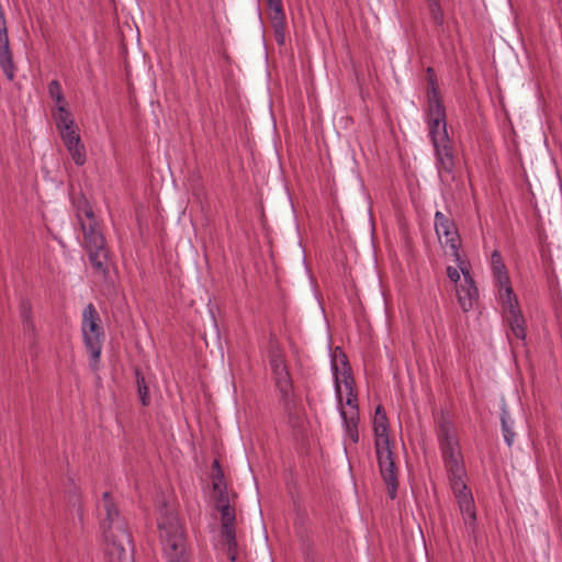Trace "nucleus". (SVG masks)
Instances as JSON below:
<instances>
[{"label": "nucleus", "mask_w": 562, "mask_h": 562, "mask_svg": "<svg viewBox=\"0 0 562 562\" xmlns=\"http://www.w3.org/2000/svg\"><path fill=\"white\" fill-rule=\"evenodd\" d=\"M80 228L83 235V247L88 252L93 270L106 279L109 276L110 250L99 223H82Z\"/></svg>", "instance_id": "7ed1b4c3"}, {"label": "nucleus", "mask_w": 562, "mask_h": 562, "mask_svg": "<svg viewBox=\"0 0 562 562\" xmlns=\"http://www.w3.org/2000/svg\"><path fill=\"white\" fill-rule=\"evenodd\" d=\"M429 13L436 25L441 26L443 24V12L441 10L439 0H428Z\"/></svg>", "instance_id": "bb28decb"}, {"label": "nucleus", "mask_w": 562, "mask_h": 562, "mask_svg": "<svg viewBox=\"0 0 562 562\" xmlns=\"http://www.w3.org/2000/svg\"><path fill=\"white\" fill-rule=\"evenodd\" d=\"M437 168L440 176L442 173L451 175L454 168V158L449 140L435 145Z\"/></svg>", "instance_id": "dca6fc26"}, {"label": "nucleus", "mask_w": 562, "mask_h": 562, "mask_svg": "<svg viewBox=\"0 0 562 562\" xmlns=\"http://www.w3.org/2000/svg\"><path fill=\"white\" fill-rule=\"evenodd\" d=\"M164 552L169 562H189L184 529H162Z\"/></svg>", "instance_id": "9d476101"}, {"label": "nucleus", "mask_w": 562, "mask_h": 562, "mask_svg": "<svg viewBox=\"0 0 562 562\" xmlns=\"http://www.w3.org/2000/svg\"><path fill=\"white\" fill-rule=\"evenodd\" d=\"M429 136L432 145L449 140L446 126V110L441 101L432 100L428 105Z\"/></svg>", "instance_id": "f8f14e48"}, {"label": "nucleus", "mask_w": 562, "mask_h": 562, "mask_svg": "<svg viewBox=\"0 0 562 562\" xmlns=\"http://www.w3.org/2000/svg\"><path fill=\"white\" fill-rule=\"evenodd\" d=\"M460 268H454V267H451V266H448L447 267V276L448 278L453 282V283H458V281L460 280V272H459Z\"/></svg>", "instance_id": "7c9ffc66"}, {"label": "nucleus", "mask_w": 562, "mask_h": 562, "mask_svg": "<svg viewBox=\"0 0 562 562\" xmlns=\"http://www.w3.org/2000/svg\"><path fill=\"white\" fill-rule=\"evenodd\" d=\"M340 416L344 420L345 431L347 438L352 442L357 443L359 440L358 423L359 416L355 415V412H345V408H339Z\"/></svg>", "instance_id": "aec40b11"}, {"label": "nucleus", "mask_w": 562, "mask_h": 562, "mask_svg": "<svg viewBox=\"0 0 562 562\" xmlns=\"http://www.w3.org/2000/svg\"><path fill=\"white\" fill-rule=\"evenodd\" d=\"M378 464L381 476L386 485L387 495L394 499L397 493L398 481L393 453L390 445L383 447H375Z\"/></svg>", "instance_id": "9b49d317"}, {"label": "nucleus", "mask_w": 562, "mask_h": 562, "mask_svg": "<svg viewBox=\"0 0 562 562\" xmlns=\"http://www.w3.org/2000/svg\"><path fill=\"white\" fill-rule=\"evenodd\" d=\"M57 110L58 112L55 115V120L58 131L75 128L77 126L72 114L66 109V104L57 106Z\"/></svg>", "instance_id": "4be33fe9"}, {"label": "nucleus", "mask_w": 562, "mask_h": 562, "mask_svg": "<svg viewBox=\"0 0 562 562\" xmlns=\"http://www.w3.org/2000/svg\"><path fill=\"white\" fill-rule=\"evenodd\" d=\"M435 231L440 244L450 249L454 261L463 260L460 255L461 238L452 218L437 211L435 214Z\"/></svg>", "instance_id": "6e6552de"}, {"label": "nucleus", "mask_w": 562, "mask_h": 562, "mask_svg": "<svg viewBox=\"0 0 562 562\" xmlns=\"http://www.w3.org/2000/svg\"><path fill=\"white\" fill-rule=\"evenodd\" d=\"M373 430L375 436V447H383L390 445L389 439V422L386 414L381 405L375 408L373 419Z\"/></svg>", "instance_id": "f3484780"}, {"label": "nucleus", "mask_w": 562, "mask_h": 562, "mask_svg": "<svg viewBox=\"0 0 562 562\" xmlns=\"http://www.w3.org/2000/svg\"><path fill=\"white\" fill-rule=\"evenodd\" d=\"M82 335L86 349L90 353V367L92 371H97L104 330L101 326L100 315L92 303L88 304L82 313Z\"/></svg>", "instance_id": "20e7f679"}, {"label": "nucleus", "mask_w": 562, "mask_h": 562, "mask_svg": "<svg viewBox=\"0 0 562 562\" xmlns=\"http://www.w3.org/2000/svg\"><path fill=\"white\" fill-rule=\"evenodd\" d=\"M268 362L272 380L279 394V402L288 415L295 412L293 381L285 356L276 340L269 344Z\"/></svg>", "instance_id": "f03ea898"}, {"label": "nucleus", "mask_w": 562, "mask_h": 562, "mask_svg": "<svg viewBox=\"0 0 562 562\" xmlns=\"http://www.w3.org/2000/svg\"><path fill=\"white\" fill-rule=\"evenodd\" d=\"M346 405L348 406L345 412H355V415L359 416L358 397L356 392L347 393Z\"/></svg>", "instance_id": "c756f323"}, {"label": "nucleus", "mask_w": 562, "mask_h": 562, "mask_svg": "<svg viewBox=\"0 0 562 562\" xmlns=\"http://www.w3.org/2000/svg\"><path fill=\"white\" fill-rule=\"evenodd\" d=\"M437 436L445 465L449 473L452 493L457 499L464 524L471 526L476 521V509L472 492L464 483L465 469L457 431L452 423L441 417Z\"/></svg>", "instance_id": "f257e3e1"}, {"label": "nucleus", "mask_w": 562, "mask_h": 562, "mask_svg": "<svg viewBox=\"0 0 562 562\" xmlns=\"http://www.w3.org/2000/svg\"><path fill=\"white\" fill-rule=\"evenodd\" d=\"M157 527L158 528L166 527V524L165 522H159Z\"/></svg>", "instance_id": "2f4dec72"}, {"label": "nucleus", "mask_w": 562, "mask_h": 562, "mask_svg": "<svg viewBox=\"0 0 562 562\" xmlns=\"http://www.w3.org/2000/svg\"><path fill=\"white\" fill-rule=\"evenodd\" d=\"M63 142L68 149L74 162L82 166L86 162V149L78 133V126L59 131Z\"/></svg>", "instance_id": "4468645a"}, {"label": "nucleus", "mask_w": 562, "mask_h": 562, "mask_svg": "<svg viewBox=\"0 0 562 562\" xmlns=\"http://www.w3.org/2000/svg\"><path fill=\"white\" fill-rule=\"evenodd\" d=\"M331 368H333L334 376H335V391H336V395L338 398V405H339V408H341V407H344V405H342V398H341L340 384L344 383V386H345L347 393H353L355 392V379L352 376L351 368L348 363L347 356L338 347L335 348V350L333 352Z\"/></svg>", "instance_id": "1a4fd4ad"}, {"label": "nucleus", "mask_w": 562, "mask_h": 562, "mask_svg": "<svg viewBox=\"0 0 562 562\" xmlns=\"http://www.w3.org/2000/svg\"><path fill=\"white\" fill-rule=\"evenodd\" d=\"M104 540L110 562H131L133 537L130 529H105Z\"/></svg>", "instance_id": "0eeeda50"}, {"label": "nucleus", "mask_w": 562, "mask_h": 562, "mask_svg": "<svg viewBox=\"0 0 562 562\" xmlns=\"http://www.w3.org/2000/svg\"><path fill=\"white\" fill-rule=\"evenodd\" d=\"M501 422L504 440L507 446L510 447L515 440V432L513 430L514 422L505 408H503Z\"/></svg>", "instance_id": "b1692460"}, {"label": "nucleus", "mask_w": 562, "mask_h": 562, "mask_svg": "<svg viewBox=\"0 0 562 562\" xmlns=\"http://www.w3.org/2000/svg\"><path fill=\"white\" fill-rule=\"evenodd\" d=\"M463 274V282L457 288V297L460 307L468 312L473 307L479 297V291L469 271V263L465 260L456 262Z\"/></svg>", "instance_id": "ddd939ff"}, {"label": "nucleus", "mask_w": 562, "mask_h": 562, "mask_svg": "<svg viewBox=\"0 0 562 562\" xmlns=\"http://www.w3.org/2000/svg\"><path fill=\"white\" fill-rule=\"evenodd\" d=\"M211 480L214 498V508L221 514V527H234L235 510L229 505L227 485L224 480V471L221 463L215 459L211 467Z\"/></svg>", "instance_id": "39448f33"}, {"label": "nucleus", "mask_w": 562, "mask_h": 562, "mask_svg": "<svg viewBox=\"0 0 562 562\" xmlns=\"http://www.w3.org/2000/svg\"><path fill=\"white\" fill-rule=\"evenodd\" d=\"M74 206L76 209V216L82 226V223H94L97 222L94 212L88 201V199L81 193L72 200Z\"/></svg>", "instance_id": "6ab92c4d"}, {"label": "nucleus", "mask_w": 562, "mask_h": 562, "mask_svg": "<svg viewBox=\"0 0 562 562\" xmlns=\"http://www.w3.org/2000/svg\"><path fill=\"white\" fill-rule=\"evenodd\" d=\"M102 503L103 509L105 513V521L111 526L113 524L120 522V510L113 499V496L110 492H104L102 494Z\"/></svg>", "instance_id": "412c9836"}, {"label": "nucleus", "mask_w": 562, "mask_h": 562, "mask_svg": "<svg viewBox=\"0 0 562 562\" xmlns=\"http://www.w3.org/2000/svg\"><path fill=\"white\" fill-rule=\"evenodd\" d=\"M224 537L228 543V555L232 561L236 560V532L235 529H224Z\"/></svg>", "instance_id": "c85d7f7f"}, {"label": "nucleus", "mask_w": 562, "mask_h": 562, "mask_svg": "<svg viewBox=\"0 0 562 562\" xmlns=\"http://www.w3.org/2000/svg\"><path fill=\"white\" fill-rule=\"evenodd\" d=\"M270 20L276 33L277 41L283 43L285 30V13L281 0H267Z\"/></svg>", "instance_id": "2eb2a0df"}, {"label": "nucleus", "mask_w": 562, "mask_h": 562, "mask_svg": "<svg viewBox=\"0 0 562 562\" xmlns=\"http://www.w3.org/2000/svg\"><path fill=\"white\" fill-rule=\"evenodd\" d=\"M20 314L24 323L25 330L34 331V324L31 319V303L29 300H22L20 303Z\"/></svg>", "instance_id": "a878e982"}, {"label": "nucleus", "mask_w": 562, "mask_h": 562, "mask_svg": "<svg viewBox=\"0 0 562 562\" xmlns=\"http://www.w3.org/2000/svg\"><path fill=\"white\" fill-rule=\"evenodd\" d=\"M427 81H428V105L431 104V101L435 99L437 101L440 100L439 90L437 86L436 75L432 68L427 69Z\"/></svg>", "instance_id": "393cba45"}, {"label": "nucleus", "mask_w": 562, "mask_h": 562, "mask_svg": "<svg viewBox=\"0 0 562 562\" xmlns=\"http://www.w3.org/2000/svg\"><path fill=\"white\" fill-rule=\"evenodd\" d=\"M499 299L502 301L504 321L508 324L510 330L507 333L508 338L512 334L515 338L525 340L527 335L526 321L521 314L513 289L506 288L505 292H501Z\"/></svg>", "instance_id": "423d86ee"}, {"label": "nucleus", "mask_w": 562, "mask_h": 562, "mask_svg": "<svg viewBox=\"0 0 562 562\" xmlns=\"http://www.w3.org/2000/svg\"><path fill=\"white\" fill-rule=\"evenodd\" d=\"M136 376L137 393L143 406H148L150 403L149 389L147 386L144 374L138 368L134 370Z\"/></svg>", "instance_id": "5701e85b"}, {"label": "nucleus", "mask_w": 562, "mask_h": 562, "mask_svg": "<svg viewBox=\"0 0 562 562\" xmlns=\"http://www.w3.org/2000/svg\"><path fill=\"white\" fill-rule=\"evenodd\" d=\"M492 260V270L493 274L496 279V282L499 286L498 292H505L506 288H512L509 278L506 271V267L504 265L502 255L498 250H494L491 257Z\"/></svg>", "instance_id": "a211bd4d"}, {"label": "nucleus", "mask_w": 562, "mask_h": 562, "mask_svg": "<svg viewBox=\"0 0 562 562\" xmlns=\"http://www.w3.org/2000/svg\"><path fill=\"white\" fill-rule=\"evenodd\" d=\"M48 93L56 101L57 106L67 104L63 94L61 86L58 80H53L48 85Z\"/></svg>", "instance_id": "cd10ccee"}]
</instances>
